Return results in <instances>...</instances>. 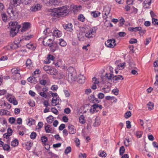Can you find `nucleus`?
Segmentation results:
<instances>
[{
    "instance_id": "4",
    "label": "nucleus",
    "mask_w": 158,
    "mask_h": 158,
    "mask_svg": "<svg viewBox=\"0 0 158 158\" xmlns=\"http://www.w3.org/2000/svg\"><path fill=\"white\" fill-rule=\"evenodd\" d=\"M69 73L68 79L69 81H75L76 79V75L74 74V69L73 67H70L68 69Z\"/></svg>"
},
{
    "instance_id": "37",
    "label": "nucleus",
    "mask_w": 158,
    "mask_h": 158,
    "mask_svg": "<svg viewBox=\"0 0 158 158\" xmlns=\"http://www.w3.org/2000/svg\"><path fill=\"white\" fill-rule=\"evenodd\" d=\"M142 134L143 132L141 131H136L135 133V135L138 138H141L142 136Z\"/></svg>"
},
{
    "instance_id": "28",
    "label": "nucleus",
    "mask_w": 158,
    "mask_h": 158,
    "mask_svg": "<svg viewBox=\"0 0 158 158\" xmlns=\"http://www.w3.org/2000/svg\"><path fill=\"white\" fill-rule=\"evenodd\" d=\"M27 80L28 82L33 84H35L37 82V80L35 77H29Z\"/></svg>"
},
{
    "instance_id": "17",
    "label": "nucleus",
    "mask_w": 158,
    "mask_h": 158,
    "mask_svg": "<svg viewBox=\"0 0 158 158\" xmlns=\"http://www.w3.org/2000/svg\"><path fill=\"white\" fill-rule=\"evenodd\" d=\"M68 129L69 134H73L76 133V130L73 126L72 125L69 126H68Z\"/></svg>"
},
{
    "instance_id": "47",
    "label": "nucleus",
    "mask_w": 158,
    "mask_h": 158,
    "mask_svg": "<svg viewBox=\"0 0 158 158\" xmlns=\"http://www.w3.org/2000/svg\"><path fill=\"white\" fill-rule=\"evenodd\" d=\"M147 106L149 110H151L153 108L154 104L151 102H149L147 104Z\"/></svg>"
},
{
    "instance_id": "61",
    "label": "nucleus",
    "mask_w": 158,
    "mask_h": 158,
    "mask_svg": "<svg viewBox=\"0 0 158 158\" xmlns=\"http://www.w3.org/2000/svg\"><path fill=\"white\" fill-rule=\"evenodd\" d=\"M137 42V40L135 39H131L129 41V43L131 44L136 43Z\"/></svg>"
},
{
    "instance_id": "46",
    "label": "nucleus",
    "mask_w": 158,
    "mask_h": 158,
    "mask_svg": "<svg viewBox=\"0 0 158 158\" xmlns=\"http://www.w3.org/2000/svg\"><path fill=\"white\" fill-rule=\"evenodd\" d=\"M7 122L5 120H4L3 121V122L2 123V124H3V125L4 126L3 128V129H1V131H2L4 132L6 130V128H7V125H6Z\"/></svg>"
},
{
    "instance_id": "14",
    "label": "nucleus",
    "mask_w": 158,
    "mask_h": 158,
    "mask_svg": "<svg viewBox=\"0 0 158 158\" xmlns=\"http://www.w3.org/2000/svg\"><path fill=\"white\" fill-rule=\"evenodd\" d=\"M63 27L64 29L68 31L72 32L73 31L72 28L73 26L71 23H68L63 25Z\"/></svg>"
},
{
    "instance_id": "57",
    "label": "nucleus",
    "mask_w": 158,
    "mask_h": 158,
    "mask_svg": "<svg viewBox=\"0 0 158 158\" xmlns=\"http://www.w3.org/2000/svg\"><path fill=\"white\" fill-rule=\"evenodd\" d=\"M92 81L93 84H98L99 83V81L98 79L95 77H94L92 78Z\"/></svg>"
},
{
    "instance_id": "62",
    "label": "nucleus",
    "mask_w": 158,
    "mask_h": 158,
    "mask_svg": "<svg viewBox=\"0 0 158 158\" xmlns=\"http://www.w3.org/2000/svg\"><path fill=\"white\" fill-rule=\"evenodd\" d=\"M71 110L69 108H66L64 110V112L66 114H69Z\"/></svg>"
},
{
    "instance_id": "18",
    "label": "nucleus",
    "mask_w": 158,
    "mask_h": 158,
    "mask_svg": "<svg viewBox=\"0 0 158 158\" xmlns=\"http://www.w3.org/2000/svg\"><path fill=\"white\" fill-rule=\"evenodd\" d=\"M156 81L154 83V89L155 91L158 92V74L156 76Z\"/></svg>"
},
{
    "instance_id": "35",
    "label": "nucleus",
    "mask_w": 158,
    "mask_h": 158,
    "mask_svg": "<svg viewBox=\"0 0 158 158\" xmlns=\"http://www.w3.org/2000/svg\"><path fill=\"white\" fill-rule=\"evenodd\" d=\"M63 75H62L60 73H58L57 72V74L55 76L53 77V78L56 79H60L63 78Z\"/></svg>"
},
{
    "instance_id": "36",
    "label": "nucleus",
    "mask_w": 158,
    "mask_h": 158,
    "mask_svg": "<svg viewBox=\"0 0 158 158\" xmlns=\"http://www.w3.org/2000/svg\"><path fill=\"white\" fill-rule=\"evenodd\" d=\"M2 19L5 22H6L7 21V16L5 13H3L1 15Z\"/></svg>"
},
{
    "instance_id": "39",
    "label": "nucleus",
    "mask_w": 158,
    "mask_h": 158,
    "mask_svg": "<svg viewBox=\"0 0 158 158\" xmlns=\"http://www.w3.org/2000/svg\"><path fill=\"white\" fill-rule=\"evenodd\" d=\"M19 143V141L17 139H15L11 142V145L12 146L15 147L17 146Z\"/></svg>"
},
{
    "instance_id": "8",
    "label": "nucleus",
    "mask_w": 158,
    "mask_h": 158,
    "mask_svg": "<svg viewBox=\"0 0 158 158\" xmlns=\"http://www.w3.org/2000/svg\"><path fill=\"white\" fill-rule=\"evenodd\" d=\"M46 38V37H44V40L42 41L43 44L44 45L48 46L49 47L53 46V44L52 39H49L48 40H47Z\"/></svg>"
},
{
    "instance_id": "24",
    "label": "nucleus",
    "mask_w": 158,
    "mask_h": 158,
    "mask_svg": "<svg viewBox=\"0 0 158 158\" xmlns=\"http://www.w3.org/2000/svg\"><path fill=\"white\" fill-rule=\"evenodd\" d=\"M110 9L108 7L105 8L103 9V14L106 16H107L110 12Z\"/></svg>"
},
{
    "instance_id": "56",
    "label": "nucleus",
    "mask_w": 158,
    "mask_h": 158,
    "mask_svg": "<svg viewBox=\"0 0 158 158\" xmlns=\"http://www.w3.org/2000/svg\"><path fill=\"white\" fill-rule=\"evenodd\" d=\"M36 133L34 132H32L30 135V138L32 139H34L36 136Z\"/></svg>"
},
{
    "instance_id": "25",
    "label": "nucleus",
    "mask_w": 158,
    "mask_h": 158,
    "mask_svg": "<svg viewBox=\"0 0 158 158\" xmlns=\"http://www.w3.org/2000/svg\"><path fill=\"white\" fill-rule=\"evenodd\" d=\"M26 47L29 49L34 50L35 48V44L31 43H28L26 45Z\"/></svg>"
},
{
    "instance_id": "9",
    "label": "nucleus",
    "mask_w": 158,
    "mask_h": 158,
    "mask_svg": "<svg viewBox=\"0 0 158 158\" xmlns=\"http://www.w3.org/2000/svg\"><path fill=\"white\" fill-rule=\"evenodd\" d=\"M7 98L10 102L12 103L14 105L18 104V102L14 96L9 94L7 97Z\"/></svg>"
},
{
    "instance_id": "59",
    "label": "nucleus",
    "mask_w": 158,
    "mask_h": 158,
    "mask_svg": "<svg viewBox=\"0 0 158 158\" xmlns=\"http://www.w3.org/2000/svg\"><path fill=\"white\" fill-rule=\"evenodd\" d=\"M49 29L48 28H46L43 32V34L47 36L49 34Z\"/></svg>"
},
{
    "instance_id": "50",
    "label": "nucleus",
    "mask_w": 158,
    "mask_h": 158,
    "mask_svg": "<svg viewBox=\"0 0 158 158\" xmlns=\"http://www.w3.org/2000/svg\"><path fill=\"white\" fill-rule=\"evenodd\" d=\"M41 140L43 144H44L48 141V138L45 136H42L41 138Z\"/></svg>"
},
{
    "instance_id": "19",
    "label": "nucleus",
    "mask_w": 158,
    "mask_h": 158,
    "mask_svg": "<svg viewBox=\"0 0 158 158\" xmlns=\"http://www.w3.org/2000/svg\"><path fill=\"white\" fill-rule=\"evenodd\" d=\"M1 145L3 147L4 150L5 151H9L10 148L9 145L7 144H4V143L1 140Z\"/></svg>"
},
{
    "instance_id": "31",
    "label": "nucleus",
    "mask_w": 158,
    "mask_h": 158,
    "mask_svg": "<svg viewBox=\"0 0 158 158\" xmlns=\"http://www.w3.org/2000/svg\"><path fill=\"white\" fill-rule=\"evenodd\" d=\"M7 133L4 135L7 134V135H6V138H7L8 136H10L12 135V130L10 128H9L7 130Z\"/></svg>"
},
{
    "instance_id": "44",
    "label": "nucleus",
    "mask_w": 158,
    "mask_h": 158,
    "mask_svg": "<svg viewBox=\"0 0 158 158\" xmlns=\"http://www.w3.org/2000/svg\"><path fill=\"white\" fill-rule=\"evenodd\" d=\"M79 121L80 123L84 124L85 122V121L84 119V117L83 115H81L79 118Z\"/></svg>"
},
{
    "instance_id": "54",
    "label": "nucleus",
    "mask_w": 158,
    "mask_h": 158,
    "mask_svg": "<svg viewBox=\"0 0 158 158\" xmlns=\"http://www.w3.org/2000/svg\"><path fill=\"white\" fill-rule=\"evenodd\" d=\"M17 15V12L16 11L14 10L13 8H12V11H11L10 15L11 17L15 16Z\"/></svg>"
},
{
    "instance_id": "6",
    "label": "nucleus",
    "mask_w": 158,
    "mask_h": 158,
    "mask_svg": "<svg viewBox=\"0 0 158 158\" xmlns=\"http://www.w3.org/2000/svg\"><path fill=\"white\" fill-rule=\"evenodd\" d=\"M97 29L96 27L91 28L89 31L85 34V36L88 38H93L94 35L93 33H95Z\"/></svg>"
},
{
    "instance_id": "15",
    "label": "nucleus",
    "mask_w": 158,
    "mask_h": 158,
    "mask_svg": "<svg viewBox=\"0 0 158 158\" xmlns=\"http://www.w3.org/2000/svg\"><path fill=\"white\" fill-rule=\"evenodd\" d=\"M89 100L91 102L92 101L93 103H99L100 101H99L98 98H95L94 94L91 95L89 97Z\"/></svg>"
},
{
    "instance_id": "51",
    "label": "nucleus",
    "mask_w": 158,
    "mask_h": 158,
    "mask_svg": "<svg viewBox=\"0 0 158 158\" xmlns=\"http://www.w3.org/2000/svg\"><path fill=\"white\" fill-rule=\"evenodd\" d=\"M71 151V148L70 146L67 147L64 151V153L65 154H67L70 153Z\"/></svg>"
},
{
    "instance_id": "23",
    "label": "nucleus",
    "mask_w": 158,
    "mask_h": 158,
    "mask_svg": "<svg viewBox=\"0 0 158 158\" xmlns=\"http://www.w3.org/2000/svg\"><path fill=\"white\" fill-rule=\"evenodd\" d=\"M22 0H10L11 3L14 6H17L19 4Z\"/></svg>"
},
{
    "instance_id": "45",
    "label": "nucleus",
    "mask_w": 158,
    "mask_h": 158,
    "mask_svg": "<svg viewBox=\"0 0 158 158\" xmlns=\"http://www.w3.org/2000/svg\"><path fill=\"white\" fill-rule=\"evenodd\" d=\"M10 46L11 49H14L18 48L19 47V44L14 43L11 44Z\"/></svg>"
},
{
    "instance_id": "7",
    "label": "nucleus",
    "mask_w": 158,
    "mask_h": 158,
    "mask_svg": "<svg viewBox=\"0 0 158 158\" xmlns=\"http://www.w3.org/2000/svg\"><path fill=\"white\" fill-rule=\"evenodd\" d=\"M105 44L107 47L111 48H114L116 45L115 40L114 39L108 40Z\"/></svg>"
},
{
    "instance_id": "49",
    "label": "nucleus",
    "mask_w": 158,
    "mask_h": 158,
    "mask_svg": "<svg viewBox=\"0 0 158 158\" xmlns=\"http://www.w3.org/2000/svg\"><path fill=\"white\" fill-rule=\"evenodd\" d=\"M131 115V113L130 111H127L125 114L124 117L126 118H130Z\"/></svg>"
},
{
    "instance_id": "64",
    "label": "nucleus",
    "mask_w": 158,
    "mask_h": 158,
    "mask_svg": "<svg viewBox=\"0 0 158 158\" xmlns=\"http://www.w3.org/2000/svg\"><path fill=\"white\" fill-rule=\"evenodd\" d=\"M152 23L154 25H158V19H156L154 18H152Z\"/></svg>"
},
{
    "instance_id": "38",
    "label": "nucleus",
    "mask_w": 158,
    "mask_h": 158,
    "mask_svg": "<svg viewBox=\"0 0 158 158\" xmlns=\"http://www.w3.org/2000/svg\"><path fill=\"white\" fill-rule=\"evenodd\" d=\"M48 2L49 4L51 5H56L58 4L57 0H49Z\"/></svg>"
},
{
    "instance_id": "32",
    "label": "nucleus",
    "mask_w": 158,
    "mask_h": 158,
    "mask_svg": "<svg viewBox=\"0 0 158 158\" xmlns=\"http://www.w3.org/2000/svg\"><path fill=\"white\" fill-rule=\"evenodd\" d=\"M1 106L6 109H10L11 108L10 104L7 102H4L3 105H2Z\"/></svg>"
},
{
    "instance_id": "30",
    "label": "nucleus",
    "mask_w": 158,
    "mask_h": 158,
    "mask_svg": "<svg viewBox=\"0 0 158 158\" xmlns=\"http://www.w3.org/2000/svg\"><path fill=\"white\" fill-rule=\"evenodd\" d=\"M54 117L52 115H49L47 118V121L49 123H51L53 121Z\"/></svg>"
},
{
    "instance_id": "21",
    "label": "nucleus",
    "mask_w": 158,
    "mask_h": 158,
    "mask_svg": "<svg viewBox=\"0 0 158 158\" xmlns=\"http://www.w3.org/2000/svg\"><path fill=\"white\" fill-rule=\"evenodd\" d=\"M55 59L54 56L51 55H49L47 57V60L45 61L46 64H49L50 63V60H53Z\"/></svg>"
},
{
    "instance_id": "10",
    "label": "nucleus",
    "mask_w": 158,
    "mask_h": 158,
    "mask_svg": "<svg viewBox=\"0 0 158 158\" xmlns=\"http://www.w3.org/2000/svg\"><path fill=\"white\" fill-rule=\"evenodd\" d=\"M31 27V23L28 22H24L23 23V27L21 31L23 32L28 30Z\"/></svg>"
},
{
    "instance_id": "41",
    "label": "nucleus",
    "mask_w": 158,
    "mask_h": 158,
    "mask_svg": "<svg viewBox=\"0 0 158 158\" xmlns=\"http://www.w3.org/2000/svg\"><path fill=\"white\" fill-rule=\"evenodd\" d=\"M35 123V120L33 118H29L27 124L31 126Z\"/></svg>"
},
{
    "instance_id": "2",
    "label": "nucleus",
    "mask_w": 158,
    "mask_h": 158,
    "mask_svg": "<svg viewBox=\"0 0 158 158\" xmlns=\"http://www.w3.org/2000/svg\"><path fill=\"white\" fill-rule=\"evenodd\" d=\"M9 24L10 26V35L11 36L14 37L18 32L21 26L18 25V23L16 22H11L9 23Z\"/></svg>"
},
{
    "instance_id": "13",
    "label": "nucleus",
    "mask_w": 158,
    "mask_h": 158,
    "mask_svg": "<svg viewBox=\"0 0 158 158\" xmlns=\"http://www.w3.org/2000/svg\"><path fill=\"white\" fill-rule=\"evenodd\" d=\"M85 77L83 75L80 74L77 78V81L79 83L82 84L85 82Z\"/></svg>"
},
{
    "instance_id": "29",
    "label": "nucleus",
    "mask_w": 158,
    "mask_h": 158,
    "mask_svg": "<svg viewBox=\"0 0 158 158\" xmlns=\"http://www.w3.org/2000/svg\"><path fill=\"white\" fill-rule=\"evenodd\" d=\"M26 64L27 67L29 69L32 66V62L31 60L29 59H28L26 63Z\"/></svg>"
},
{
    "instance_id": "1",
    "label": "nucleus",
    "mask_w": 158,
    "mask_h": 158,
    "mask_svg": "<svg viewBox=\"0 0 158 158\" xmlns=\"http://www.w3.org/2000/svg\"><path fill=\"white\" fill-rule=\"evenodd\" d=\"M68 8V6H63L54 9L51 13V15L52 16L58 18L63 17L69 13Z\"/></svg>"
},
{
    "instance_id": "34",
    "label": "nucleus",
    "mask_w": 158,
    "mask_h": 158,
    "mask_svg": "<svg viewBox=\"0 0 158 158\" xmlns=\"http://www.w3.org/2000/svg\"><path fill=\"white\" fill-rule=\"evenodd\" d=\"M10 112L8 110L4 109L1 110V114L9 115Z\"/></svg>"
},
{
    "instance_id": "48",
    "label": "nucleus",
    "mask_w": 158,
    "mask_h": 158,
    "mask_svg": "<svg viewBox=\"0 0 158 158\" xmlns=\"http://www.w3.org/2000/svg\"><path fill=\"white\" fill-rule=\"evenodd\" d=\"M125 149L123 146H122L120 147L119 149V154L120 155H122L124 153Z\"/></svg>"
},
{
    "instance_id": "53",
    "label": "nucleus",
    "mask_w": 158,
    "mask_h": 158,
    "mask_svg": "<svg viewBox=\"0 0 158 158\" xmlns=\"http://www.w3.org/2000/svg\"><path fill=\"white\" fill-rule=\"evenodd\" d=\"M50 126L49 125H48L45 127V130L46 133H51V130L50 129Z\"/></svg>"
},
{
    "instance_id": "58",
    "label": "nucleus",
    "mask_w": 158,
    "mask_h": 158,
    "mask_svg": "<svg viewBox=\"0 0 158 158\" xmlns=\"http://www.w3.org/2000/svg\"><path fill=\"white\" fill-rule=\"evenodd\" d=\"M126 64V63L124 62L122 63H120L118 65V67L120 69H123L124 68V66Z\"/></svg>"
},
{
    "instance_id": "42",
    "label": "nucleus",
    "mask_w": 158,
    "mask_h": 158,
    "mask_svg": "<svg viewBox=\"0 0 158 158\" xmlns=\"http://www.w3.org/2000/svg\"><path fill=\"white\" fill-rule=\"evenodd\" d=\"M113 74H112L106 73L105 75V77L107 78V79L110 80H111L112 78H113Z\"/></svg>"
},
{
    "instance_id": "22",
    "label": "nucleus",
    "mask_w": 158,
    "mask_h": 158,
    "mask_svg": "<svg viewBox=\"0 0 158 158\" xmlns=\"http://www.w3.org/2000/svg\"><path fill=\"white\" fill-rule=\"evenodd\" d=\"M151 3V0H145L143 2V6L146 8H148L150 6Z\"/></svg>"
},
{
    "instance_id": "63",
    "label": "nucleus",
    "mask_w": 158,
    "mask_h": 158,
    "mask_svg": "<svg viewBox=\"0 0 158 158\" xmlns=\"http://www.w3.org/2000/svg\"><path fill=\"white\" fill-rule=\"evenodd\" d=\"M15 121V118L14 117H10L9 119V121L10 123L12 124L14 123Z\"/></svg>"
},
{
    "instance_id": "33",
    "label": "nucleus",
    "mask_w": 158,
    "mask_h": 158,
    "mask_svg": "<svg viewBox=\"0 0 158 158\" xmlns=\"http://www.w3.org/2000/svg\"><path fill=\"white\" fill-rule=\"evenodd\" d=\"M32 35H30L28 36H24L23 37L22 39L20 40V41L21 42V41L24 40H29L32 37Z\"/></svg>"
},
{
    "instance_id": "40",
    "label": "nucleus",
    "mask_w": 158,
    "mask_h": 158,
    "mask_svg": "<svg viewBox=\"0 0 158 158\" xmlns=\"http://www.w3.org/2000/svg\"><path fill=\"white\" fill-rule=\"evenodd\" d=\"M60 42L59 44L61 46L64 47L66 46V43L62 39H60L59 40Z\"/></svg>"
},
{
    "instance_id": "3",
    "label": "nucleus",
    "mask_w": 158,
    "mask_h": 158,
    "mask_svg": "<svg viewBox=\"0 0 158 158\" xmlns=\"http://www.w3.org/2000/svg\"><path fill=\"white\" fill-rule=\"evenodd\" d=\"M102 106L100 104H94L93 105L90 109V112L92 113L97 112L102 109Z\"/></svg>"
},
{
    "instance_id": "60",
    "label": "nucleus",
    "mask_w": 158,
    "mask_h": 158,
    "mask_svg": "<svg viewBox=\"0 0 158 158\" xmlns=\"http://www.w3.org/2000/svg\"><path fill=\"white\" fill-rule=\"evenodd\" d=\"M98 97L99 99H103L104 97V94L102 93H100L98 94Z\"/></svg>"
},
{
    "instance_id": "20",
    "label": "nucleus",
    "mask_w": 158,
    "mask_h": 158,
    "mask_svg": "<svg viewBox=\"0 0 158 158\" xmlns=\"http://www.w3.org/2000/svg\"><path fill=\"white\" fill-rule=\"evenodd\" d=\"M91 15L94 18H97L100 15L101 13L96 11H92L90 13Z\"/></svg>"
},
{
    "instance_id": "5",
    "label": "nucleus",
    "mask_w": 158,
    "mask_h": 158,
    "mask_svg": "<svg viewBox=\"0 0 158 158\" xmlns=\"http://www.w3.org/2000/svg\"><path fill=\"white\" fill-rule=\"evenodd\" d=\"M20 70L17 68H14L11 69V72L12 73H13V78L16 79H19L21 78V75L19 72Z\"/></svg>"
},
{
    "instance_id": "55",
    "label": "nucleus",
    "mask_w": 158,
    "mask_h": 158,
    "mask_svg": "<svg viewBox=\"0 0 158 158\" xmlns=\"http://www.w3.org/2000/svg\"><path fill=\"white\" fill-rule=\"evenodd\" d=\"M51 111L55 114H59L58 111L57 109L55 107L52 108L51 109Z\"/></svg>"
},
{
    "instance_id": "12",
    "label": "nucleus",
    "mask_w": 158,
    "mask_h": 158,
    "mask_svg": "<svg viewBox=\"0 0 158 158\" xmlns=\"http://www.w3.org/2000/svg\"><path fill=\"white\" fill-rule=\"evenodd\" d=\"M53 30V32H51L52 35L56 37H60L61 36V32L57 29L56 28H55Z\"/></svg>"
},
{
    "instance_id": "11",
    "label": "nucleus",
    "mask_w": 158,
    "mask_h": 158,
    "mask_svg": "<svg viewBox=\"0 0 158 158\" xmlns=\"http://www.w3.org/2000/svg\"><path fill=\"white\" fill-rule=\"evenodd\" d=\"M42 6L39 4H37L31 7V10L32 11L35 12L40 10Z\"/></svg>"
},
{
    "instance_id": "43",
    "label": "nucleus",
    "mask_w": 158,
    "mask_h": 158,
    "mask_svg": "<svg viewBox=\"0 0 158 158\" xmlns=\"http://www.w3.org/2000/svg\"><path fill=\"white\" fill-rule=\"evenodd\" d=\"M51 69V67L50 66L47 65L43 67V69L48 74Z\"/></svg>"
},
{
    "instance_id": "26",
    "label": "nucleus",
    "mask_w": 158,
    "mask_h": 158,
    "mask_svg": "<svg viewBox=\"0 0 158 158\" xmlns=\"http://www.w3.org/2000/svg\"><path fill=\"white\" fill-rule=\"evenodd\" d=\"M113 79L115 81H117L119 80H123L124 78L122 76L118 75L113 76Z\"/></svg>"
},
{
    "instance_id": "27",
    "label": "nucleus",
    "mask_w": 158,
    "mask_h": 158,
    "mask_svg": "<svg viewBox=\"0 0 158 158\" xmlns=\"http://www.w3.org/2000/svg\"><path fill=\"white\" fill-rule=\"evenodd\" d=\"M57 71L56 69L54 68H51L48 74L55 76L57 74Z\"/></svg>"
},
{
    "instance_id": "52",
    "label": "nucleus",
    "mask_w": 158,
    "mask_h": 158,
    "mask_svg": "<svg viewBox=\"0 0 158 158\" xmlns=\"http://www.w3.org/2000/svg\"><path fill=\"white\" fill-rule=\"evenodd\" d=\"M78 19L80 21L83 22L85 20V18L83 15L81 14L78 16Z\"/></svg>"
},
{
    "instance_id": "16",
    "label": "nucleus",
    "mask_w": 158,
    "mask_h": 158,
    "mask_svg": "<svg viewBox=\"0 0 158 158\" xmlns=\"http://www.w3.org/2000/svg\"><path fill=\"white\" fill-rule=\"evenodd\" d=\"M59 97H53L52 101V105L53 106H56L59 104Z\"/></svg>"
}]
</instances>
